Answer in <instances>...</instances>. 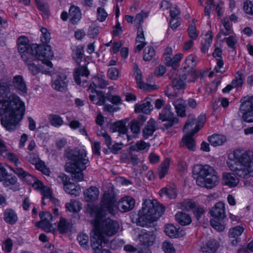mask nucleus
Listing matches in <instances>:
<instances>
[{
	"mask_svg": "<svg viewBox=\"0 0 253 253\" xmlns=\"http://www.w3.org/2000/svg\"><path fill=\"white\" fill-rule=\"evenodd\" d=\"M115 196L113 193H105L101 200L100 206L88 204L86 210L92 216L94 217V229L93 232L103 238L115 235L119 228L117 221L106 216L115 213Z\"/></svg>",
	"mask_w": 253,
	"mask_h": 253,
	"instance_id": "1",
	"label": "nucleus"
},
{
	"mask_svg": "<svg viewBox=\"0 0 253 253\" xmlns=\"http://www.w3.org/2000/svg\"><path fill=\"white\" fill-rule=\"evenodd\" d=\"M227 164L229 169L235 174L224 173L222 182L224 185L234 187L239 182L235 174L240 177L247 178L253 172V151L236 149L229 156Z\"/></svg>",
	"mask_w": 253,
	"mask_h": 253,
	"instance_id": "2",
	"label": "nucleus"
},
{
	"mask_svg": "<svg viewBox=\"0 0 253 253\" xmlns=\"http://www.w3.org/2000/svg\"><path fill=\"white\" fill-rule=\"evenodd\" d=\"M67 158L73 162L66 164V171L72 174L74 180L77 181L83 180V171L85 169V165L89 162L86 151L81 149L71 150L67 153Z\"/></svg>",
	"mask_w": 253,
	"mask_h": 253,
	"instance_id": "3",
	"label": "nucleus"
},
{
	"mask_svg": "<svg viewBox=\"0 0 253 253\" xmlns=\"http://www.w3.org/2000/svg\"><path fill=\"white\" fill-rule=\"evenodd\" d=\"M165 210V207L159 205L156 200H145L139 211L137 225L142 227L150 226L164 213Z\"/></svg>",
	"mask_w": 253,
	"mask_h": 253,
	"instance_id": "4",
	"label": "nucleus"
},
{
	"mask_svg": "<svg viewBox=\"0 0 253 253\" xmlns=\"http://www.w3.org/2000/svg\"><path fill=\"white\" fill-rule=\"evenodd\" d=\"M193 175H197L196 183L201 187L211 189L219 183L217 172L209 165H196L193 167Z\"/></svg>",
	"mask_w": 253,
	"mask_h": 253,
	"instance_id": "5",
	"label": "nucleus"
},
{
	"mask_svg": "<svg viewBox=\"0 0 253 253\" xmlns=\"http://www.w3.org/2000/svg\"><path fill=\"white\" fill-rule=\"evenodd\" d=\"M17 44L18 50L23 60L27 62L32 58L33 51L35 52L37 44H30L28 38L25 36H21L17 39Z\"/></svg>",
	"mask_w": 253,
	"mask_h": 253,
	"instance_id": "6",
	"label": "nucleus"
},
{
	"mask_svg": "<svg viewBox=\"0 0 253 253\" xmlns=\"http://www.w3.org/2000/svg\"><path fill=\"white\" fill-rule=\"evenodd\" d=\"M53 57V53L51 50V46L49 45H38L35 47V52L33 51L32 58H35L40 60L43 64L48 67H51L52 63L50 61Z\"/></svg>",
	"mask_w": 253,
	"mask_h": 253,
	"instance_id": "7",
	"label": "nucleus"
},
{
	"mask_svg": "<svg viewBox=\"0 0 253 253\" xmlns=\"http://www.w3.org/2000/svg\"><path fill=\"white\" fill-rule=\"evenodd\" d=\"M240 110L242 113V119L247 122H253V96L245 97L241 99Z\"/></svg>",
	"mask_w": 253,
	"mask_h": 253,
	"instance_id": "8",
	"label": "nucleus"
},
{
	"mask_svg": "<svg viewBox=\"0 0 253 253\" xmlns=\"http://www.w3.org/2000/svg\"><path fill=\"white\" fill-rule=\"evenodd\" d=\"M197 64L195 58L192 55L188 56L185 59V62L183 64L182 69L184 73L188 75V77L191 78L188 79V82H194L197 78V73L194 70Z\"/></svg>",
	"mask_w": 253,
	"mask_h": 253,
	"instance_id": "9",
	"label": "nucleus"
},
{
	"mask_svg": "<svg viewBox=\"0 0 253 253\" xmlns=\"http://www.w3.org/2000/svg\"><path fill=\"white\" fill-rule=\"evenodd\" d=\"M169 79L171 80L172 87L175 89H181L185 86V83L183 80L191 78L188 77V75L184 73L181 76L178 75V70L174 69L171 70L169 74Z\"/></svg>",
	"mask_w": 253,
	"mask_h": 253,
	"instance_id": "10",
	"label": "nucleus"
},
{
	"mask_svg": "<svg viewBox=\"0 0 253 253\" xmlns=\"http://www.w3.org/2000/svg\"><path fill=\"white\" fill-rule=\"evenodd\" d=\"M170 106L167 105L159 115V119L161 120L162 122H166L164 124V126L167 129L178 122V119L174 117V114L170 111Z\"/></svg>",
	"mask_w": 253,
	"mask_h": 253,
	"instance_id": "11",
	"label": "nucleus"
},
{
	"mask_svg": "<svg viewBox=\"0 0 253 253\" xmlns=\"http://www.w3.org/2000/svg\"><path fill=\"white\" fill-rule=\"evenodd\" d=\"M156 234L153 230L142 229L138 235L140 245L148 248L152 246L156 240Z\"/></svg>",
	"mask_w": 253,
	"mask_h": 253,
	"instance_id": "12",
	"label": "nucleus"
},
{
	"mask_svg": "<svg viewBox=\"0 0 253 253\" xmlns=\"http://www.w3.org/2000/svg\"><path fill=\"white\" fill-rule=\"evenodd\" d=\"M69 81L67 76L63 73H60L53 80L52 87L58 91L63 92L67 88Z\"/></svg>",
	"mask_w": 253,
	"mask_h": 253,
	"instance_id": "13",
	"label": "nucleus"
},
{
	"mask_svg": "<svg viewBox=\"0 0 253 253\" xmlns=\"http://www.w3.org/2000/svg\"><path fill=\"white\" fill-rule=\"evenodd\" d=\"M135 204V201L134 199L129 196H126L122 198L119 201L118 208L122 212L129 211L134 208Z\"/></svg>",
	"mask_w": 253,
	"mask_h": 253,
	"instance_id": "14",
	"label": "nucleus"
},
{
	"mask_svg": "<svg viewBox=\"0 0 253 253\" xmlns=\"http://www.w3.org/2000/svg\"><path fill=\"white\" fill-rule=\"evenodd\" d=\"M210 213L212 217L218 220L223 219L226 216L224 203L221 202L216 203L210 211Z\"/></svg>",
	"mask_w": 253,
	"mask_h": 253,
	"instance_id": "15",
	"label": "nucleus"
},
{
	"mask_svg": "<svg viewBox=\"0 0 253 253\" xmlns=\"http://www.w3.org/2000/svg\"><path fill=\"white\" fill-rule=\"evenodd\" d=\"M108 242V240L107 238H103L93 232L91 237V247L94 253H99L102 248V243H107Z\"/></svg>",
	"mask_w": 253,
	"mask_h": 253,
	"instance_id": "16",
	"label": "nucleus"
},
{
	"mask_svg": "<svg viewBox=\"0 0 253 253\" xmlns=\"http://www.w3.org/2000/svg\"><path fill=\"white\" fill-rule=\"evenodd\" d=\"M200 129L199 127V126L197 125L196 126V128L190 131H189L186 133L185 135L182 138V142L183 144H184L187 148L191 151H194L195 143L194 139L192 136L197 133Z\"/></svg>",
	"mask_w": 253,
	"mask_h": 253,
	"instance_id": "17",
	"label": "nucleus"
},
{
	"mask_svg": "<svg viewBox=\"0 0 253 253\" xmlns=\"http://www.w3.org/2000/svg\"><path fill=\"white\" fill-rule=\"evenodd\" d=\"M89 73L86 67L84 66H80L75 69L74 71V79L76 83L79 85H84V83H86L85 80H81V77H87Z\"/></svg>",
	"mask_w": 253,
	"mask_h": 253,
	"instance_id": "18",
	"label": "nucleus"
},
{
	"mask_svg": "<svg viewBox=\"0 0 253 253\" xmlns=\"http://www.w3.org/2000/svg\"><path fill=\"white\" fill-rule=\"evenodd\" d=\"M11 85V81L9 79L5 80H0V97L7 98L0 102H4L9 100V98L12 95H16L15 94L10 93V86Z\"/></svg>",
	"mask_w": 253,
	"mask_h": 253,
	"instance_id": "19",
	"label": "nucleus"
},
{
	"mask_svg": "<svg viewBox=\"0 0 253 253\" xmlns=\"http://www.w3.org/2000/svg\"><path fill=\"white\" fill-rule=\"evenodd\" d=\"M110 130L112 132L118 131L120 136H121V135L126 134L127 141H129L130 139V137L126 134L128 130L125 122L123 121H119L114 123V124L111 126Z\"/></svg>",
	"mask_w": 253,
	"mask_h": 253,
	"instance_id": "20",
	"label": "nucleus"
},
{
	"mask_svg": "<svg viewBox=\"0 0 253 253\" xmlns=\"http://www.w3.org/2000/svg\"><path fill=\"white\" fill-rule=\"evenodd\" d=\"M0 156L5 158H7L12 161L16 165L19 163L18 159L16 156L8 152L5 143L0 139Z\"/></svg>",
	"mask_w": 253,
	"mask_h": 253,
	"instance_id": "21",
	"label": "nucleus"
},
{
	"mask_svg": "<svg viewBox=\"0 0 253 253\" xmlns=\"http://www.w3.org/2000/svg\"><path fill=\"white\" fill-rule=\"evenodd\" d=\"M157 123L153 119H150L142 130V134L144 138L147 139L149 136L153 135L156 130Z\"/></svg>",
	"mask_w": 253,
	"mask_h": 253,
	"instance_id": "22",
	"label": "nucleus"
},
{
	"mask_svg": "<svg viewBox=\"0 0 253 253\" xmlns=\"http://www.w3.org/2000/svg\"><path fill=\"white\" fill-rule=\"evenodd\" d=\"M149 98H146L142 104H136L134 106V111L136 113H143L146 114L149 113L152 110Z\"/></svg>",
	"mask_w": 253,
	"mask_h": 253,
	"instance_id": "23",
	"label": "nucleus"
},
{
	"mask_svg": "<svg viewBox=\"0 0 253 253\" xmlns=\"http://www.w3.org/2000/svg\"><path fill=\"white\" fill-rule=\"evenodd\" d=\"M176 112L178 116L183 117L186 116L185 101L181 98H177L172 101Z\"/></svg>",
	"mask_w": 253,
	"mask_h": 253,
	"instance_id": "24",
	"label": "nucleus"
},
{
	"mask_svg": "<svg viewBox=\"0 0 253 253\" xmlns=\"http://www.w3.org/2000/svg\"><path fill=\"white\" fill-rule=\"evenodd\" d=\"M218 247L219 245L215 240H209L201 247V253H216Z\"/></svg>",
	"mask_w": 253,
	"mask_h": 253,
	"instance_id": "25",
	"label": "nucleus"
},
{
	"mask_svg": "<svg viewBox=\"0 0 253 253\" xmlns=\"http://www.w3.org/2000/svg\"><path fill=\"white\" fill-rule=\"evenodd\" d=\"M99 194V190L96 187L91 186L84 191V198L86 201H93L98 198Z\"/></svg>",
	"mask_w": 253,
	"mask_h": 253,
	"instance_id": "26",
	"label": "nucleus"
},
{
	"mask_svg": "<svg viewBox=\"0 0 253 253\" xmlns=\"http://www.w3.org/2000/svg\"><path fill=\"white\" fill-rule=\"evenodd\" d=\"M13 84L14 87L23 93H26L27 88L26 83L23 77L20 75H17L13 77Z\"/></svg>",
	"mask_w": 253,
	"mask_h": 253,
	"instance_id": "27",
	"label": "nucleus"
},
{
	"mask_svg": "<svg viewBox=\"0 0 253 253\" xmlns=\"http://www.w3.org/2000/svg\"><path fill=\"white\" fill-rule=\"evenodd\" d=\"M134 75L135 77L136 83L139 88L145 90L150 89V86L142 81V75L137 65H135L134 66Z\"/></svg>",
	"mask_w": 253,
	"mask_h": 253,
	"instance_id": "28",
	"label": "nucleus"
},
{
	"mask_svg": "<svg viewBox=\"0 0 253 253\" xmlns=\"http://www.w3.org/2000/svg\"><path fill=\"white\" fill-rule=\"evenodd\" d=\"M3 218L4 221L10 224H14L18 220L17 214L14 210L11 209H6L3 213Z\"/></svg>",
	"mask_w": 253,
	"mask_h": 253,
	"instance_id": "29",
	"label": "nucleus"
},
{
	"mask_svg": "<svg viewBox=\"0 0 253 253\" xmlns=\"http://www.w3.org/2000/svg\"><path fill=\"white\" fill-rule=\"evenodd\" d=\"M221 55V50L218 47H216L214 52L212 53V56L214 58H216V66L215 68V70L217 73H223L224 71L223 69V61L222 59H220Z\"/></svg>",
	"mask_w": 253,
	"mask_h": 253,
	"instance_id": "30",
	"label": "nucleus"
},
{
	"mask_svg": "<svg viewBox=\"0 0 253 253\" xmlns=\"http://www.w3.org/2000/svg\"><path fill=\"white\" fill-rule=\"evenodd\" d=\"M136 42L138 43L136 47V50L138 51H141L146 45L147 43L145 42L144 32L141 26H139L138 28Z\"/></svg>",
	"mask_w": 253,
	"mask_h": 253,
	"instance_id": "31",
	"label": "nucleus"
},
{
	"mask_svg": "<svg viewBox=\"0 0 253 253\" xmlns=\"http://www.w3.org/2000/svg\"><path fill=\"white\" fill-rule=\"evenodd\" d=\"M81 13L78 7L72 6L69 12V17L72 23L76 24L81 18Z\"/></svg>",
	"mask_w": 253,
	"mask_h": 253,
	"instance_id": "32",
	"label": "nucleus"
},
{
	"mask_svg": "<svg viewBox=\"0 0 253 253\" xmlns=\"http://www.w3.org/2000/svg\"><path fill=\"white\" fill-rule=\"evenodd\" d=\"M175 218L176 221L181 225L185 226L189 224L192 219L189 214L181 211L177 212Z\"/></svg>",
	"mask_w": 253,
	"mask_h": 253,
	"instance_id": "33",
	"label": "nucleus"
},
{
	"mask_svg": "<svg viewBox=\"0 0 253 253\" xmlns=\"http://www.w3.org/2000/svg\"><path fill=\"white\" fill-rule=\"evenodd\" d=\"M72 228V224L65 218H61L58 225V230L62 234L70 231Z\"/></svg>",
	"mask_w": 253,
	"mask_h": 253,
	"instance_id": "34",
	"label": "nucleus"
},
{
	"mask_svg": "<svg viewBox=\"0 0 253 253\" xmlns=\"http://www.w3.org/2000/svg\"><path fill=\"white\" fill-rule=\"evenodd\" d=\"M208 140L211 145L217 146L222 145L226 141V138L222 135L214 134L209 136Z\"/></svg>",
	"mask_w": 253,
	"mask_h": 253,
	"instance_id": "35",
	"label": "nucleus"
},
{
	"mask_svg": "<svg viewBox=\"0 0 253 253\" xmlns=\"http://www.w3.org/2000/svg\"><path fill=\"white\" fill-rule=\"evenodd\" d=\"M48 119L50 124L56 127L61 126L64 123L62 118L59 115L56 114H49Z\"/></svg>",
	"mask_w": 253,
	"mask_h": 253,
	"instance_id": "36",
	"label": "nucleus"
},
{
	"mask_svg": "<svg viewBox=\"0 0 253 253\" xmlns=\"http://www.w3.org/2000/svg\"><path fill=\"white\" fill-rule=\"evenodd\" d=\"M66 209L70 211L77 212L82 209V204L78 201L71 200L70 202L66 204Z\"/></svg>",
	"mask_w": 253,
	"mask_h": 253,
	"instance_id": "37",
	"label": "nucleus"
},
{
	"mask_svg": "<svg viewBox=\"0 0 253 253\" xmlns=\"http://www.w3.org/2000/svg\"><path fill=\"white\" fill-rule=\"evenodd\" d=\"M196 203L191 199L184 200L178 205L180 209L185 211L193 210L195 208Z\"/></svg>",
	"mask_w": 253,
	"mask_h": 253,
	"instance_id": "38",
	"label": "nucleus"
},
{
	"mask_svg": "<svg viewBox=\"0 0 253 253\" xmlns=\"http://www.w3.org/2000/svg\"><path fill=\"white\" fill-rule=\"evenodd\" d=\"M165 232L170 238H177L179 237L178 229L172 224H168L166 226Z\"/></svg>",
	"mask_w": 253,
	"mask_h": 253,
	"instance_id": "39",
	"label": "nucleus"
},
{
	"mask_svg": "<svg viewBox=\"0 0 253 253\" xmlns=\"http://www.w3.org/2000/svg\"><path fill=\"white\" fill-rule=\"evenodd\" d=\"M161 196H166L169 199H174L176 197V192L175 189L172 188H163L160 192Z\"/></svg>",
	"mask_w": 253,
	"mask_h": 253,
	"instance_id": "40",
	"label": "nucleus"
},
{
	"mask_svg": "<svg viewBox=\"0 0 253 253\" xmlns=\"http://www.w3.org/2000/svg\"><path fill=\"white\" fill-rule=\"evenodd\" d=\"M169 166V160L166 159L158 169V175L159 177L163 178L167 173Z\"/></svg>",
	"mask_w": 253,
	"mask_h": 253,
	"instance_id": "41",
	"label": "nucleus"
},
{
	"mask_svg": "<svg viewBox=\"0 0 253 253\" xmlns=\"http://www.w3.org/2000/svg\"><path fill=\"white\" fill-rule=\"evenodd\" d=\"M222 22L224 26V29H221L219 33L217 35V38H220L221 35L224 36L228 35L231 33V29L229 24L227 18H224L222 19Z\"/></svg>",
	"mask_w": 253,
	"mask_h": 253,
	"instance_id": "42",
	"label": "nucleus"
},
{
	"mask_svg": "<svg viewBox=\"0 0 253 253\" xmlns=\"http://www.w3.org/2000/svg\"><path fill=\"white\" fill-rule=\"evenodd\" d=\"M244 230V229L242 226H237L234 227L229 230L228 233L229 237L230 238H238L242 234Z\"/></svg>",
	"mask_w": 253,
	"mask_h": 253,
	"instance_id": "43",
	"label": "nucleus"
},
{
	"mask_svg": "<svg viewBox=\"0 0 253 253\" xmlns=\"http://www.w3.org/2000/svg\"><path fill=\"white\" fill-rule=\"evenodd\" d=\"M243 81L240 77L239 78H236L233 80L231 84L227 85L224 88L222 89L224 93H227L229 92L233 88L237 86H241L242 85Z\"/></svg>",
	"mask_w": 253,
	"mask_h": 253,
	"instance_id": "44",
	"label": "nucleus"
},
{
	"mask_svg": "<svg viewBox=\"0 0 253 253\" xmlns=\"http://www.w3.org/2000/svg\"><path fill=\"white\" fill-rule=\"evenodd\" d=\"M36 225L46 232L54 231L53 224L51 222L40 221L36 223Z\"/></svg>",
	"mask_w": 253,
	"mask_h": 253,
	"instance_id": "45",
	"label": "nucleus"
},
{
	"mask_svg": "<svg viewBox=\"0 0 253 253\" xmlns=\"http://www.w3.org/2000/svg\"><path fill=\"white\" fill-rule=\"evenodd\" d=\"M64 189L66 192L69 194L76 196L79 195V191L77 189L76 186L69 181L65 186H64Z\"/></svg>",
	"mask_w": 253,
	"mask_h": 253,
	"instance_id": "46",
	"label": "nucleus"
},
{
	"mask_svg": "<svg viewBox=\"0 0 253 253\" xmlns=\"http://www.w3.org/2000/svg\"><path fill=\"white\" fill-rule=\"evenodd\" d=\"M142 122L133 120L129 123L130 129L134 134H138L140 132V127L142 126Z\"/></svg>",
	"mask_w": 253,
	"mask_h": 253,
	"instance_id": "47",
	"label": "nucleus"
},
{
	"mask_svg": "<svg viewBox=\"0 0 253 253\" xmlns=\"http://www.w3.org/2000/svg\"><path fill=\"white\" fill-rule=\"evenodd\" d=\"M155 54L154 48L152 46L146 47L143 52V59L145 61H150L152 59Z\"/></svg>",
	"mask_w": 253,
	"mask_h": 253,
	"instance_id": "48",
	"label": "nucleus"
},
{
	"mask_svg": "<svg viewBox=\"0 0 253 253\" xmlns=\"http://www.w3.org/2000/svg\"><path fill=\"white\" fill-rule=\"evenodd\" d=\"M29 184H32L33 187L35 189L40 190V191L44 187L43 183L35 177L31 175V177H30L28 180Z\"/></svg>",
	"mask_w": 253,
	"mask_h": 253,
	"instance_id": "49",
	"label": "nucleus"
},
{
	"mask_svg": "<svg viewBox=\"0 0 253 253\" xmlns=\"http://www.w3.org/2000/svg\"><path fill=\"white\" fill-rule=\"evenodd\" d=\"M162 248L165 253H175L173 244L166 240L163 243Z\"/></svg>",
	"mask_w": 253,
	"mask_h": 253,
	"instance_id": "50",
	"label": "nucleus"
},
{
	"mask_svg": "<svg viewBox=\"0 0 253 253\" xmlns=\"http://www.w3.org/2000/svg\"><path fill=\"white\" fill-rule=\"evenodd\" d=\"M33 58L30 59L27 62H25L29 66V69L31 73L35 75L37 74L40 71L41 68L35 63L33 62Z\"/></svg>",
	"mask_w": 253,
	"mask_h": 253,
	"instance_id": "51",
	"label": "nucleus"
},
{
	"mask_svg": "<svg viewBox=\"0 0 253 253\" xmlns=\"http://www.w3.org/2000/svg\"><path fill=\"white\" fill-rule=\"evenodd\" d=\"M79 244L81 246L84 248L88 247V236L84 233L80 234L77 238Z\"/></svg>",
	"mask_w": 253,
	"mask_h": 253,
	"instance_id": "52",
	"label": "nucleus"
},
{
	"mask_svg": "<svg viewBox=\"0 0 253 253\" xmlns=\"http://www.w3.org/2000/svg\"><path fill=\"white\" fill-rule=\"evenodd\" d=\"M244 10L245 12L253 16V0H246L244 2Z\"/></svg>",
	"mask_w": 253,
	"mask_h": 253,
	"instance_id": "53",
	"label": "nucleus"
},
{
	"mask_svg": "<svg viewBox=\"0 0 253 253\" xmlns=\"http://www.w3.org/2000/svg\"><path fill=\"white\" fill-rule=\"evenodd\" d=\"M195 124H196V119L194 116L189 115L188 117L187 120L183 127V130L189 129L192 127Z\"/></svg>",
	"mask_w": 253,
	"mask_h": 253,
	"instance_id": "54",
	"label": "nucleus"
},
{
	"mask_svg": "<svg viewBox=\"0 0 253 253\" xmlns=\"http://www.w3.org/2000/svg\"><path fill=\"white\" fill-rule=\"evenodd\" d=\"M3 184L5 187H8L11 185H14L16 181L17 178L15 176L8 174L4 177L3 180Z\"/></svg>",
	"mask_w": 253,
	"mask_h": 253,
	"instance_id": "55",
	"label": "nucleus"
},
{
	"mask_svg": "<svg viewBox=\"0 0 253 253\" xmlns=\"http://www.w3.org/2000/svg\"><path fill=\"white\" fill-rule=\"evenodd\" d=\"M149 15V12L142 10L141 12L136 14L134 22L139 24V26L143 22V19L147 18Z\"/></svg>",
	"mask_w": 253,
	"mask_h": 253,
	"instance_id": "56",
	"label": "nucleus"
},
{
	"mask_svg": "<svg viewBox=\"0 0 253 253\" xmlns=\"http://www.w3.org/2000/svg\"><path fill=\"white\" fill-rule=\"evenodd\" d=\"M93 84L96 87L104 88L107 85L108 83L103 77H97L94 79Z\"/></svg>",
	"mask_w": 253,
	"mask_h": 253,
	"instance_id": "57",
	"label": "nucleus"
},
{
	"mask_svg": "<svg viewBox=\"0 0 253 253\" xmlns=\"http://www.w3.org/2000/svg\"><path fill=\"white\" fill-rule=\"evenodd\" d=\"M41 32L42 34L41 37L42 42L43 43L49 42L50 40V34L48 32L47 29L45 28H42L41 29Z\"/></svg>",
	"mask_w": 253,
	"mask_h": 253,
	"instance_id": "58",
	"label": "nucleus"
},
{
	"mask_svg": "<svg viewBox=\"0 0 253 253\" xmlns=\"http://www.w3.org/2000/svg\"><path fill=\"white\" fill-rule=\"evenodd\" d=\"M94 91L96 92L97 99V101L95 103V104L99 106L104 105L105 102V100L107 99L106 95L105 96L102 91L96 90Z\"/></svg>",
	"mask_w": 253,
	"mask_h": 253,
	"instance_id": "59",
	"label": "nucleus"
},
{
	"mask_svg": "<svg viewBox=\"0 0 253 253\" xmlns=\"http://www.w3.org/2000/svg\"><path fill=\"white\" fill-rule=\"evenodd\" d=\"M187 32L191 39L195 40L197 38L198 34L195 24H190L187 29Z\"/></svg>",
	"mask_w": 253,
	"mask_h": 253,
	"instance_id": "60",
	"label": "nucleus"
},
{
	"mask_svg": "<svg viewBox=\"0 0 253 253\" xmlns=\"http://www.w3.org/2000/svg\"><path fill=\"white\" fill-rule=\"evenodd\" d=\"M14 172L18 176L24 178L27 180L31 177V175L27 171L24 170L22 168L16 167L13 169Z\"/></svg>",
	"mask_w": 253,
	"mask_h": 253,
	"instance_id": "61",
	"label": "nucleus"
},
{
	"mask_svg": "<svg viewBox=\"0 0 253 253\" xmlns=\"http://www.w3.org/2000/svg\"><path fill=\"white\" fill-rule=\"evenodd\" d=\"M97 19L101 22L105 21L108 16V14L104 8L101 7L97 8Z\"/></svg>",
	"mask_w": 253,
	"mask_h": 253,
	"instance_id": "62",
	"label": "nucleus"
},
{
	"mask_svg": "<svg viewBox=\"0 0 253 253\" xmlns=\"http://www.w3.org/2000/svg\"><path fill=\"white\" fill-rule=\"evenodd\" d=\"M181 54H177L175 55L172 59H170V62H169V66H171L172 68L171 70H173L174 69L177 70V63L182 58Z\"/></svg>",
	"mask_w": 253,
	"mask_h": 253,
	"instance_id": "63",
	"label": "nucleus"
},
{
	"mask_svg": "<svg viewBox=\"0 0 253 253\" xmlns=\"http://www.w3.org/2000/svg\"><path fill=\"white\" fill-rule=\"evenodd\" d=\"M107 76L111 80H117L119 77V71L116 68L112 67L108 70Z\"/></svg>",
	"mask_w": 253,
	"mask_h": 253,
	"instance_id": "64",
	"label": "nucleus"
}]
</instances>
